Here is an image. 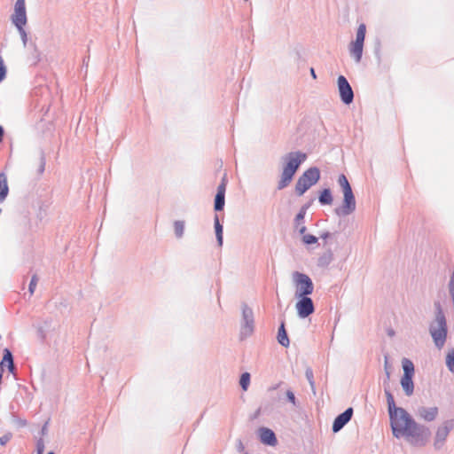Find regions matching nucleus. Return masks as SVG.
I'll return each mask as SVG.
<instances>
[{"label":"nucleus","instance_id":"nucleus-47","mask_svg":"<svg viewBox=\"0 0 454 454\" xmlns=\"http://www.w3.org/2000/svg\"><path fill=\"white\" fill-rule=\"evenodd\" d=\"M18 287H20L21 290L25 289V286H18Z\"/></svg>","mask_w":454,"mask_h":454},{"label":"nucleus","instance_id":"nucleus-49","mask_svg":"<svg viewBox=\"0 0 454 454\" xmlns=\"http://www.w3.org/2000/svg\"><path fill=\"white\" fill-rule=\"evenodd\" d=\"M47 454H55L53 451H50Z\"/></svg>","mask_w":454,"mask_h":454},{"label":"nucleus","instance_id":"nucleus-45","mask_svg":"<svg viewBox=\"0 0 454 454\" xmlns=\"http://www.w3.org/2000/svg\"><path fill=\"white\" fill-rule=\"evenodd\" d=\"M450 284H454V273L450 277Z\"/></svg>","mask_w":454,"mask_h":454},{"label":"nucleus","instance_id":"nucleus-9","mask_svg":"<svg viewBox=\"0 0 454 454\" xmlns=\"http://www.w3.org/2000/svg\"><path fill=\"white\" fill-rule=\"evenodd\" d=\"M342 205L335 209L338 215H348L356 210V200L352 191L343 192Z\"/></svg>","mask_w":454,"mask_h":454},{"label":"nucleus","instance_id":"nucleus-30","mask_svg":"<svg viewBox=\"0 0 454 454\" xmlns=\"http://www.w3.org/2000/svg\"><path fill=\"white\" fill-rule=\"evenodd\" d=\"M286 399L288 402H290L294 406L298 405L294 393L291 389H288L286 391Z\"/></svg>","mask_w":454,"mask_h":454},{"label":"nucleus","instance_id":"nucleus-29","mask_svg":"<svg viewBox=\"0 0 454 454\" xmlns=\"http://www.w3.org/2000/svg\"><path fill=\"white\" fill-rule=\"evenodd\" d=\"M184 222L176 221L174 223V231L176 237L180 238L184 234Z\"/></svg>","mask_w":454,"mask_h":454},{"label":"nucleus","instance_id":"nucleus-43","mask_svg":"<svg viewBox=\"0 0 454 454\" xmlns=\"http://www.w3.org/2000/svg\"><path fill=\"white\" fill-rule=\"evenodd\" d=\"M310 74H311V75H312V77H313L314 79H316V78H317V75H316V73H315V71H314V68H311V69H310Z\"/></svg>","mask_w":454,"mask_h":454},{"label":"nucleus","instance_id":"nucleus-21","mask_svg":"<svg viewBox=\"0 0 454 454\" xmlns=\"http://www.w3.org/2000/svg\"><path fill=\"white\" fill-rule=\"evenodd\" d=\"M402 366H403V376H413L414 375V364L410 359L403 358L402 361Z\"/></svg>","mask_w":454,"mask_h":454},{"label":"nucleus","instance_id":"nucleus-48","mask_svg":"<svg viewBox=\"0 0 454 454\" xmlns=\"http://www.w3.org/2000/svg\"><path fill=\"white\" fill-rule=\"evenodd\" d=\"M388 334H389V335L394 334V331H393V330H391V331L388 333Z\"/></svg>","mask_w":454,"mask_h":454},{"label":"nucleus","instance_id":"nucleus-25","mask_svg":"<svg viewBox=\"0 0 454 454\" xmlns=\"http://www.w3.org/2000/svg\"><path fill=\"white\" fill-rule=\"evenodd\" d=\"M294 281L295 284H311L310 278L308 276L298 272L294 274Z\"/></svg>","mask_w":454,"mask_h":454},{"label":"nucleus","instance_id":"nucleus-32","mask_svg":"<svg viewBox=\"0 0 454 454\" xmlns=\"http://www.w3.org/2000/svg\"><path fill=\"white\" fill-rule=\"evenodd\" d=\"M302 240L305 244L310 245L316 243L317 241V239L311 234H306L303 235Z\"/></svg>","mask_w":454,"mask_h":454},{"label":"nucleus","instance_id":"nucleus-34","mask_svg":"<svg viewBox=\"0 0 454 454\" xmlns=\"http://www.w3.org/2000/svg\"><path fill=\"white\" fill-rule=\"evenodd\" d=\"M6 67L4 59L0 57V82L5 78Z\"/></svg>","mask_w":454,"mask_h":454},{"label":"nucleus","instance_id":"nucleus-46","mask_svg":"<svg viewBox=\"0 0 454 454\" xmlns=\"http://www.w3.org/2000/svg\"><path fill=\"white\" fill-rule=\"evenodd\" d=\"M35 281H37V279L35 278V277H33L30 284H35Z\"/></svg>","mask_w":454,"mask_h":454},{"label":"nucleus","instance_id":"nucleus-42","mask_svg":"<svg viewBox=\"0 0 454 454\" xmlns=\"http://www.w3.org/2000/svg\"><path fill=\"white\" fill-rule=\"evenodd\" d=\"M3 136H4V129L3 128L0 126V143L2 142L3 140Z\"/></svg>","mask_w":454,"mask_h":454},{"label":"nucleus","instance_id":"nucleus-26","mask_svg":"<svg viewBox=\"0 0 454 454\" xmlns=\"http://www.w3.org/2000/svg\"><path fill=\"white\" fill-rule=\"evenodd\" d=\"M446 365L450 372H454V348L449 350L446 356Z\"/></svg>","mask_w":454,"mask_h":454},{"label":"nucleus","instance_id":"nucleus-35","mask_svg":"<svg viewBox=\"0 0 454 454\" xmlns=\"http://www.w3.org/2000/svg\"><path fill=\"white\" fill-rule=\"evenodd\" d=\"M305 214H306V207H303L300 210V212L297 214L296 218H295V221L298 225L300 224V222L303 221Z\"/></svg>","mask_w":454,"mask_h":454},{"label":"nucleus","instance_id":"nucleus-28","mask_svg":"<svg viewBox=\"0 0 454 454\" xmlns=\"http://www.w3.org/2000/svg\"><path fill=\"white\" fill-rule=\"evenodd\" d=\"M250 383V373L244 372L239 379V385L243 390H247Z\"/></svg>","mask_w":454,"mask_h":454},{"label":"nucleus","instance_id":"nucleus-23","mask_svg":"<svg viewBox=\"0 0 454 454\" xmlns=\"http://www.w3.org/2000/svg\"><path fill=\"white\" fill-rule=\"evenodd\" d=\"M305 376H306V379L309 381V384L310 386L311 391L313 392L314 395H316V383H315V380H314V373H313V370H312L311 367H307L306 368V370H305Z\"/></svg>","mask_w":454,"mask_h":454},{"label":"nucleus","instance_id":"nucleus-20","mask_svg":"<svg viewBox=\"0 0 454 454\" xmlns=\"http://www.w3.org/2000/svg\"><path fill=\"white\" fill-rule=\"evenodd\" d=\"M14 363V357L12 351L9 348H4L3 351V358L0 362V366L2 370L7 366V364H11Z\"/></svg>","mask_w":454,"mask_h":454},{"label":"nucleus","instance_id":"nucleus-31","mask_svg":"<svg viewBox=\"0 0 454 454\" xmlns=\"http://www.w3.org/2000/svg\"><path fill=\"white\" fill-rule=\"evenodd\" d=\"M36 454H43L45 444L43 438H40L36 441Z\"/></svg>","mask_w":454,"mask_h":454},{"label":"nucleus","instance_id":"nucleus-39","mask_svg":"<svg viewBox=\"0 0 454 454\" xmlns=\"http://www.w3.org/2000/svg\"><path fill=\"white\" fill-rule=\"evenodd\" d=\"M45 168V160L44 158L41 159L40 166H39V173L42 174L44 171Z\"/></svg>","mask_w":454,"mask_h":454},{"label":"nucleus","instance_id":"nucleus-17","mask_svg":"<svg viewBox=\"0 0 454 454\" xmlns=\"http://www.w3.org/2000/svg\"><path fill=\"white\" fill-rule=\"evenodd\" d=\"M413 376H402L401 386L407 396H411L414 392Z\"/></svg>","mask_w":454,"mask_h":454},{"label":"nucleus","instance_id":"nucleus-15","mask_svg":"<svg viewBox=\"0 0 454 454\" xmlns=\"http://www.w3.org/2000/svg\"><path fill=\"white\" fill-rule=\"evenodd\" d=\"M225 190H226V182L225 178H223L221 184L217 188V193L215 199V210L220 211L224 207V197H225Z\"/></svg>","mask_w":454,"mask_h":454},{"label":"nucleus","instance_id":"nucleus-27","mask_svg":"<svg viewBox=\"0 0 454 454\" xmlns=\"http://www.w3.org/2000/svg\"><path fill=\"white\" fill-rule=\"evenodd\" d=\"M338 183L341 186L343 192L352 191L351 186L345 175H340L338 178Z\"/></svg>","mask_w":454,"mask_h":454},{"label":"nucleus","instance_id":"nucleus-2","mask_svg":"<svg viewBox=\"0 0 454 454\" xmlns=\"http://www.w3.org/2000/svg\"><path fill=\"white\" fill-rule=\"evenodd\" d=\"M435 318L429 325V333L435 347L441 349L447 339L448 327L444 312L439 301L434 302Z\"/></svg>","mask_w":454,"mask_h":454},{"label":"nucleus","instance_id":"nucleus-13","mask_svg":"<svg viewBox=\"0 0 454 454\" xmlns=\"http://www.w3.org/2000/svg\"><path fill=\"white\" fill-rule=\"evenodd\" d=\"M439 413V410L436 406L434 407H426V406H419L417 409V416L427 421V422H432L434 421Z\"/></svg>","mask_w":454,"mask_h":454},{"label":"nucleus","instance_id":"nucleus-33","mask_svg":"<svg viewBox=\"0 0 454 454\" xmlns=\"http://www.w3.org/2000/svg\"><path fill=\"white\" fill-rule=\"evenodd\" d=\"M12 438V434L8 432L0 437V445L4 446Z\"/></svg>","mask_w":454,"mask_h":454},{"label":"nucleus","instance_id":"nucleus-1","mask_svg":"<svg viewBox=\"0 0 454 454\" xmlns=\"http://www.w3.org/2000/svg\"><path fill=\"white\" fill-rule=\"evenodd\" d=\"M384 392L393 435L397 439L405 437L416 447L426 446L431 437L430 428L418 423L405 409L397 407L389 388L385 387Z\"/></svg>","mask_w":454,"mask_h":454},{"label":"nucleus","instance_id":"nucleus-7","mask_svg":"<svg viewBox=\"0 0 454 454\" xmlns=\"http://www.w3.org/2000/svg\"><path fill=\"white\" fill-rule=\"evenodd\" d=\"M454 428V419L445 420L442 426L437 427L435 432L434 447L440 450L444 445L450 432Z\"/></svg>","mask_w":454,"mask_h":454},{"label":"nucleus","instance_id":"nucleus-3","mask_svg":"<svg viewBox=\"0 0 454 454\" xmlns=\"http://www.w3.org/2000/svg\"><path fill=\"white\" fill-rule=\"evenodd\" d=\"M306 153L301 152L290 153L285 157V164L278 188L286 187L292 181L300 165L306 160Z\"/></svg>","mask_w":454,"mask_h":454},{"label":"nucleus","instance_id":"nucleus-40","mask_svg":"<svg viewBox=\"0 0 454 454\" xmlns=\"http://www.w3.org/2000/svg\"><path fill=\"white\" fill-rule=\"evenodd\" d=\"M18 30L20 31V35H21V37H22V39H23L24 43H26V40H27V34H26V32H25V30H24V27H21V29H18Z\"/></svg>","mask_w":454,"mask_h":454},{"label":"nucleus","instance_id":"nucleus-12","mask_svg":"<svg viewBox=\"0 0 454 454\" xmlns=\"http://www.w3.org/2000/svg\"><path fill=\"white\" fill-rule=\"evenodd\" d=\"M354 411L352 407H348L343 412L339 414L333 420L332 430L333 433L340 431L352 419Z\"/></svg>","mask_w":454,"mask_h":454},{"label":"nucleus","instance_id":"nucleus-16","mask_svg":"<svg viewBox=\"0 0 454 454\" xmlns=\"http://www.w3.org/2000/svg\"><path fill=\"white\" fill-rule=\"evenodd\" d=\"M277 340L278 343L285 348H287L290 345V340L284 321L280 323V325L278 327Z\"/></svg>","mask_w":454,"mask_h":454},{"label":"nucleus","instance_id":"nucleus-37","mask_svg":"<svg viewBox=\"0 0 454 454\" xmlns=\"http://www.w3.org/2000/svg\"><path fill=\"white\" fill-rule=\"evenodd\" d=\"M47 433H48V421H46V422L43 425V427H42V428H41V431H40V434H41V435H42V436H43V435L47 434Z\"/></svg>","mask_w":454,"mask_h":454},{"label":"nucleus","instance_id":"nucleus-19","mask_svg":"<svg viewBox=\"0 0 454 454\" xmlns=\"http://www.w3.org/2000/svg\"><path fill=\"white\" fill-rule=\"evenodd\" d=\"M9 193L7 179L4 174H0V202H3Z\"/></svg>","mask_w":454,"mask_h":454},{"label":"nucleus","instance_id":"nucleus-11","mask_svg":"<svg viewBox=\"0 0 454 454\" xmlns=\"http://www.w3.org/2000/svg\"><path fill=\"white\" fill-rule=\"evenodd\" d=\"M338 88L341 100L345 104H350L353 101L354 94L348 82L343 75L338 77Z\"/></svg>","mask_w":454,"mask_h":454},{"label":"nucleus","instance_id":"nucleus-24","mask_svg":"<svg viewBox=\"0 0 454 454\" xmlns=\"http://www.w3.org/2000/svg\"><path fill=\"white\" fill-rule=\"evenodd\" d=\"M215 234H216L218 244L220 246H222V244H223V226L221 225L217 215H215Z\"/></svg>","mask_w":454,"mask_h":454},{"label":"nucleus","instance_id":"nucleus-6","mask_svg":"<svg viewBox=\"0 0 454 454\" xmlns=\"http://www.w3.org/2000/svg\"><path fill=\"white\" fill-rule=\"evenodd\" d=\"M365 33V25L360 24L356 31V40L349 46L350 54L354 57L356 62H359L362 59Z\"/></svg>","mask_w":454,"mask_h":454},{"label":"nucleus","instance_id":"nucleus-18","mask_svg":"<svg viewBox=\"0 0 454 454\" xmlns=\"http://www.w3.org/2000/svg\"><path fill=\"white\" fill-rule=\"evenodd\" d=\"M314 291V286H296L295 298H309Z\"/></svg>","mask_w":454,"mask_h":454},{"label":"nucleus","instance_id":"nucleus-38","mask_svg":"<svg viewBox=\"0 0 454 454\" xmlns=\"http://www.w3.org/2000/svg\"><path fill=\"white\" fill-rule=\"evenodd\" d=\"M6 367L8 369V372L15 376L16 366H15L14 363H12L11 364H7Z\"/></svg>","mask_w":454,"mask_h":454},{"label":"nucleus","instance_id":"nucleus-10","mask_svg":"<svg viewBox=\"0 0 454 454\" xmlns=\"http://www.w3.org/2000/svg\"><path fill=\"white\" fill-rule=\"evenodd\" d=\"M296 309L299 317L306 318L315 311L314 302L311 298H296Z\"/></svg>","mask_w":454,"mask_h":454},{"label":"nucleus","instance_id":"nucleus-41","mask_svg":"<svg viewBox=\"0 0 454 454\" xmlns=\"http://www.w3.org/2000/svg\"><path fill=\"white\" fill-rule=\"evenodd\" d=\"M19 425H20V427H25V426H27V420H26V419H20V420L19 421Z\"/></svg>","mask_w":454,"mask_h":454},{"label":"nucleus","instance_id":"nucleus-8","mask_svg":"<svg viewBox=\"0 0 454 454\" xmlns=\"http://www.w3.org/2000/svg\"><path fill=\"white\" fill-rule=\"evenodd\" d=\"M12 20L18 29H21L27 23V13L25 0H17L14 6V12Z\"/></svg>","mask_w":454,"mask_h":454},{"label":"nucleus","instance_id":"nucleus-36","mask_svg":"<svg viewBox=\"0 0 454 454\" xmlns=\"http://www.w3.org/2000/svg\"><path fill=\"white\" fill-rule=\"evenodd\" d=\"M36 286H28L27 293L25 292L23 294L24 298H27V295L28 296V298H30L33 295Z\"/></svg>","mask_w":454,"mask_h":454},{"label":"nucleus","instance_id":"nucleus-4","mask_svg":"<svg viewBox=\"0 0 454 454\" xmlns=\"http://www.w3.org/2000/svg\"><path fill=\"white\" fill-rule=\"evenodd\" d=\"M254 331V316L253 309L245 302L241 304L240 340L251 336Z\"/></svg>","mask_w":454,"mask_h":454},{"label":"nucleus","instance_id":"nucleus-22","mask_svg":"<svg viewBox=\"0 0 454 454\" xmlns=\"http://www.w3.org/2000/svg\"><path fill=\"white\" fill-rule=\"evenodd\" d=\"M319 202L323 205H331L333 203V196L329 189L322 191L319 196Z\"/></svg>","mask_w":454,"mask_h":454},{"label":"nucleus","instance_id":"nucleus-44","mask_svg":"<svg viewBox=\"0 0 454 454\" xmlns=\"http://www.w3.org/2000/svg\"><path fill=\"white\" fill-rule=\"evenodd\" d=\"M305 231H306V227L304 225H301V228H300V232L301 234H303L305 232Z\"/></svg>","mask_w":454,"mask_h":454},{"label":"nucleus","instance_id":"nucleus-5","mask_svg":"<svg viewBox=\"0 0 454 454\" xmlns=\"http://www.w3.org/2000/svg\"><path fill=\"white\" fill-rule=\"evenodd\" d=\"M320 177V172L317 168L307 169L298 179L295 185L296 193L301 196L312 185L317 183Z\"/></svg>","mask_w":454,"mask_h":454},{"label":"nucleus","instance_id":"nucleus-14","mask_svg":"<svg viewBox=\"0 0 454 454\" xmlns=\"http://www.w3.org/2000/svg\"><path fill=\"white\" fill-rule=\"evenodd\" d=\"M258 434L262 443L268 446H275L278 443L276 434L270 428L260 427Z\"/></svg>","mask_w":454,"mask_h":454}]
</instances>
